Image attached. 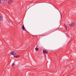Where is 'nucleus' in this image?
<instances>
[{
    "mask_svg": "<svg viewBox=\"0 0 76 76\" xmlns=\"http://www.w3.org/2000/svg\"><path fill=\"white\" fill-rule=\"evenodd\" d=\"M11 54H12V55H16V52L14 51L11 52Z\"/></svg>",
    "mask_w": 76,
    "mask_h": 76,
    "instance_id": "obj_4",
    "label": "nucleus"
},
{
    "mask_svg": "<svg viewBox=\"0 0 76 76\" xmlns=\"http://www.w3.org/2000/svg\"><path fill=\"white\" fill-rule=\"evenodd\" d=\"M13 57H15V58H18V57H20V56H13Z\"/></svg>",
    "mask_w": 76,
    "mask_h": 76,
    "instance_id": "obj_8",
    "label": "nucleus"
},
{
    "mask_svg": "<svg viewBox=\"0 0 76 76\" xmlns=\"http://www.w3.org/2000/svg\"><path fill=\"white\" fill-rule=\"evenodd\" d=\"M22 29H23V30H25V26H24V25L23 24V25Z\"/></svg>",
    "mask_w": 76,
    "mask_h": 76,
    "instance_id": "obj_6",
    "label": "nucleus"
},
{
    "mask_svg": "<svg viewBox=\"0 0 76 76\" xmlns=\"http://www.w3.org/2000/svg\"><path fill=\"white\" fill-rule=\"evenodd\" d=\"M61 17H62V16H61Z\"/></svg>",
    "mask_w": 76,
    "mask_h": 76,
    "instance_id": "obj_13",
    "label": "nucleus"
},
{
    "mask_svg": "<svg viewBox=\"0 0 76 76\" xmlns=\"http://www.w3.org/2000/svg\"><path fill=\"white\" fill-rule=\"evenodd\" d=\"M15 65V63H13L12 65V66H13Z\"/></svg>",
    "mask_w": 76,
    "mask_h": 76,
    "instance_id": "obj_11",
    "label": "nucleus"
},
{
    "mask_svg": "<svg viewBox=\"0 0 76 76\" xmlns=\"http://www.w3.org/2000/svg\"><path fill=\"white\" fill-rule=\"evenodd\" d=\"M35 50L36 51H38L39 49L37 48H36L35 49Z\"/></svg>",
    "mask_w": 76,
    "mask_h": 76,
    "instance_id": "obj_7",
    "label": "nucleus"
},
{
    "mask_svg": "<svg viewBox=\"0 0 76 76\" xmlns=\"http://www.w3.org/2000/svg\"><path fill=\"white\" fill-rule=\"evenodd\" d=\"M44 54H47V53H48V51H47V50H43V51Z\"/></svg>",
    "mask_w": 76,
    "mask_h": 76,
    "instance_id": "obj_3",
    "label": "nucleus"
},
{
    "mask_svg": "<svg viewBox=\"0 0 76 76\" xmlns=\"http://www.w3.org/2000/svg\"><path fill=\"white\" fill-rule=\"evenodd\" d=\"M75 25L76 24L75 23H72L69 24V26L70 27H74V26H75Z\"/></svg>",
    "mask_w": 76,
    "mask_h": 76,
    "instance_id": "obj_1",
    "label": "nucleus"
},
{
    "mask_svg": "<svg viewBox=\"0 0 76 76\" xmlns=\"http://www.w3.org/2000/svg\"><path fill=\"white\" fill-rule=\"evenodd\" d=\"M3 20V16H1L0 15V20L2 21V20Z\"/></svg>",
    "mask_w": 76,
    "mask_h": 76,
    "instance_id": "obj_5",
    "label": "nucleus"
},
{
    "mask_svg": "<svg viewBox=\"0 0 76 76\" xmlns=\"http://www.w3.org/2000/svg\"><path fill=\"white\" fill-rule=\"evenodd\" d=\"M65 26L66 27V29H67V26H66L65 25Z\"/></svg>",
    "mask_w": 76,
    "mask_h": 76,
    "instance_id": "obj_9",
    "label": "nucleus"
},
{
    "mask_svg": "<svg viewBox=\"0 0 76 76\" xmlns=\"http://www.w3.org/2000/svg\"><path fill=\"white\" fill-rule=\"evenodd\" d=\"M1 3V0H0V4Z\"/></svg>",
    "mask_w": 76,
    "mask_h": 76,
    "instance_id": "obj_12",
    "label": "nucleus"
},
{
    "mask_svg": "<svg viewBox=\"0 0 76 76\" xmlns=\"http://www.w3.org/2000/svg\"><path fill=\"white\" fill-rule=\"evenodd\" d=\"M2 1H4H4H6V0H1Z\"/></svg>",
    "mask_w": 76,
    "mask_h": 76,
    "instance_id": "obj_10",
    "label": "nucleus"
},
{
    "mask_svg": "<svg viewBox=\"0 0 76 76\" xmlns=\"http://www.w3.org/2000/svg\"><path fill=\"white\" fill-rule=\"evenodd\" d=\"M13 3V0H10L8 1V3L9 4H12Z\"/></svg>",
    "mask_w": 76,
    "mask_h": 76,
    "instance_id": "obj_2",
    "label": "nucleus"
}]
</instances>
